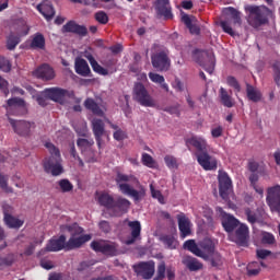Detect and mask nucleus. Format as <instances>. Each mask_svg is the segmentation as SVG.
<instances>
[{
	"label": "nucleus",
	"instance_id": "obj_1",
	"mask_svg": "<svg viewBox=\"0 0 280 280\" xmlns=\"http://www.w3.org/2000/svg\"><path fill=\"white\" fill-rule=\"evenodd\" d=\"M186 143L195 148V156L202 170L206 172H215V170H218V159L209 154V143H207V139L192 136L186 140Z\"/></svg>",
	"mask_w": 280,
	"mask_h": 280
},
{
	"label": "nucleus",
	"instance_id": "obj_2",
	"mask_svg": "<svg viewBox=\"0 0 280 280\" xmlns=\"http://www.w3.org/2000/svg\"><path fill=\"white\" fill-rule=\"evenodd\" d=\"M97 202L101 207H104L109 211L112 218H121L125 213L130 211V200L119 196L115 199L113 195L108 192H102L97 197Z\"/></svg>",
	"mask_w": 280,
	"mask_h": 280
},
{
	"label": "nucleus",
	"instance_id": "obj_3",
	"mask_svg": "<svg viewBox=\"0 0 280 280\" xmlns=\"http://www.w3.org/2000/svg\"><path fill=\"white\" fill-rule=\"evenodd\" d=\"M183 247L185 250L196 255V257L205 259V261H209L211 255L215 252V244L211 238H203L198 244H196L195 240H188L184 243Z\"/></svg>",
	"mask_w": 280,
	"mask_h": 280
},
{
	"label": "nucleus",
	"instance_id": "obj_4",
	"mask_svg": "<svg viewBox=\"0 0 280 280\" xmlns=\"http://www.w3.org/2000/svg\"><path fill=\"white\" fill-rule=\"evenodd\" d=\"M248 12L247 23L254 30H259L264 25L270 23L272 11L266 5H249L246 8Z\"/></svg>",
	"mask_w": 280,
	"mask_h": 280
},
{
	"label": "nucleus",
	"instance_id": "obj_5",
	"mask_svg": "<svg viewBox=\"0 0 280 280\" xmlns=\"http://www.w3.org/2000/svg\"><path fill=\"white\" fill-rule=\"evenodd\" d=\"M152 55H151V65L153 69H156V71H170V50L167 48L154 44L152 46Z\"/></svg>",
	"mask_w": 280,
	"mask_h": 280
},
{
	"label": "nucleus",
	"instance_id": "obj_6",
	"mask_svg": "<svg viewBox=\"0 0 280 280\" xmlns=\"http://www.w3.org/2000/svg\"><path fill=\"white\" fill-rule=\"evenodd\" d=\"M115 180L119 191L122 192L124 196H129L130 198H133L136 202H139V200H141L143 192L132 188V186L128 184L130 183V180H132V175L117 173Z\"/></svg>",
	"mask_w": 280,
	"mask_h": 280
},
{
	"label": "nucleus",
	"instance_id": "obj_7",
	"mask_svg": "<svg viewBox=\"0 0 280 280\" xmlns=\"http://www.w3.org/2000/svg\"><path fill=\"white\" fill-rule=\"evenodd\" d=\"M14 27L18 28V34L14 32H11L7 36V49L9 51H14L18 47V45L21 43V36H27L30 34V26H27V22L23 19H18L14 21Z\"/></svg>",
	"mask_w": 280,
	"mask_h": 280
},
{
	"label": "nucleus",
	"instance_id": "obj_8",
	"mask_svg": "<svg viewBox=\"0 0 280 280\" xmlns=\"http://www.w3.org/2000/svg\"><path fill=\"white\" fill-rule=\"evenodd\" d=\"M192 58L197 65L202 67L207 73H213L215 71V58L207 50L196 49L192 52Z\"/></svg>",
	"mask_w": 280,
	"mask_h": 280
},
{
	"label": "nucleus",
	"instance_id": "obj_9",
	"mask_svg": "<svg viewBox=\"0 0 280 280\" xmlns=\"http://www.w3.org/2000/svg\"><path fill=\"white\" fill-rule=\"evenodd\" d=\"M133 100L145 108H155L156 106V101L148 93L143 83H136L133 88Z\"/></svg>",
	"mask_w": 280,
	"mask_h": 280
},
{
	"label": "nucleus",
	"instance_id": "obj_10",
	"mask_svg": "<svg viewBox=\"0 0 280 280\" xmlns=\"http://www.w3.org/2000/svg\"><path fill=\"white\" fill-rule=\"evenodd\" d=\"M91 248L95 253H102V255H106L107 257H117L119 255V245L110 241H93Z\"/></svg>",
	"mask_w": 280,
	"mask_h": 280
},
{
	"label": "nucleus",
	"instance_id": "obj_11",
	"mask_svg": "<svg viewBox=\"0 0 280 280\" xmlns=\"http://www.w3.org/2000/svg\"><path fill=\"white\" fill-rule=\"evenodd\" d=\"M73 91H68L62 88H47L43 91L44 97H48V100L57 102L58 104H65L67 97H73Z\"/></svg>",
	"mask_w": 280,
	"mask_h": 280
},
{
	"label": "nucleus",
	"instance_id": "obj_12",
	"mask_svg": "<svg viewBox=\"0 0 280 280\" xmlns=\"http://www.w3.org/2000/svg\"><path fill=\"white\" fill-rule=\"evenodd\" d=\"M9 124L19 137H32V130L36 128V122L30 120H16L9 118Z\"/></svg>",
	"mask_w": 280,
	"mask_h": 280
},
{
	"label": "nucleus",
	"instance_id": "obj_13",
	"mask_svg": "<svg viewBox=\"0 0 280 280\" xmlns=\"http://www.w3.org/2000/svg\"><path fill=\"white\" fill-rule=\"evenodd\" d=\"M43 167L46 174H51V176H60V174H65L62 158H46L44 160Z\"/></svg>",
	"mask_w": 280,
	"mask_h": 280
},
{
	"label": "nucleus",
	"instance_id": "obj_14",
	"mask_svg": "<svg viewBox=\"0 0 280 280\" xmlns=\"http://www.w3.org/2000/svg\"><path fill=\"white\" fill-rule=\"evenodd\" d=\"M218 182L219 194L223 200H226V198H229V194H231V188L233 187V182L231 180V177H229V173L220 170Z\"/></svg>",
	"mask_w": 280,
	"mask_h": 280
},
{
	"label": "nucleus",
	"instance_id": "obj_15",
	"mask_svg": "<svg viewBox=\"0 0 280 280\" xmlns=\"http://www.w3.org/2000/svg\"><path fill=\"white\" fill-rule=\"evenodd\" d=\"M133 270L138 277L142 279H152L154 277V261H141L137 265H133Z\"/></svg>",
	"mask_w": 280,
	"mask_h": 280
},
{
	"label": "nucleus",
	"instance_id": "obj_16",
	"mask_svg": "<svg viewBox=\"0 0 280 280\" xmlns=\"http://www.w3.org/2000/svg\"><path fill=\"white\" fill-rule=\"evenodd\" d=\"M154 8L158 19H164L165 21L174 19V14L172 13V4L170 3V0H156L154 3Z\"/></svg>",
	"mask_w": 280,
	"mask_h": 280
},
{
	"label": "nucleus",
	"instance_id": "obj_17",
	"mask_svg": "<svg viewBox=\"0 0 280 280\" xmlns=\"http://www.w3.org/2000/svg\"><path fill=\"white\" fill-rule=\"evenodd\" d=\"M66 246H67V236L60 235L58 238L49 240L45 249H42L38 256L40 257V255H45V253H58L59 250H62V249L66 250Z\"/></svg>",
	"mask_w": 280,
	"mask_h": 280
},
{
	"label": "nucleus",
	"instance_id": "obj_18",
	"mask_svg": "<svg viewBox=\"0 0 280 280\" xmlns=\"http://www.w3.org/2000/svg\"><path fill=\"white\" fill-rule=\"evenodd\" d=\"M266 200L271 211H277V213H280V186L268 188Z\"/></svg>",
	"mask_w": 280,
	"mask_h": 280
},
{
	"label": "nucleus",
	"instance_id": "obj_19",
	"mask_svg": "<svg viewBox=\"0 0 280 280\" xmlns=\"http://www.w3.org/2000/svg\"><path fill=\"white\" fill-rule=\"evenodd\" d=\"M235 240L238 246L244 248L248 247V242H250V230L246 223H241L235 230Z\"/></svg>",
	"mask_w": 280,
	"mask_h": 280
},
{
	"label": "nucleus",
	"instance_id": "obj_20",
	"mask_svg": "<svg viewBox=\"0 0 280 280\" xmlns=\"http://www.w3.org/2000/svg\"><path fill=\"white\" fill-rule=\"evenodd\" d=\"M63 34H75L77 36H81V38H84V36L89 35V28L84 25L78 24L75 21L71 20L67 22L62 26Z\"/></svg>",
	"mask_w": 280,
	"mask_h": 280
},
{
	"label": "nucleus",
	"instance_id": "obj_21",
	"mask_svg": "<svg viewBox=\"0 0 280 280\" xmlns=\"http://www.w3.org/2000/svg\"><path fill=\"white\" fill-rule=\"evenodd\" d=\"M92 132L94 135L97 147L102 148V145L104 143L102 141V137H104V135H106V125L104 124V120H102L100 118H94L92 120Z\"/></svg>",
	"mask_w": 280,
	"mask_h": 280
},
{
	"label": "nucleus",
	"instance_id": "obj_22",
	"mask_svg": "<svg viewBox=\"0 0 280 280\" xmlns=\"http://www.w3.org/2000/svg\"><path fill=\"white\" fill-rule=\"evenodd\" d=\"M91 235L84 234L80 236H71L68 242H66V250H75V248H81L83 244L90 242Z\"/></svg>",
	"mask_w": 280,
	"mask_h": 280
},
{
	"label": "nucleus",
	"instance_id": "obj_23",
	"mask_svg": "<svg viewBox=\"0 0 280 280\" xmlns=\"http://www.w3.org/2000/svg\"><path fill=\"white\" fill-rule=\"evenodd\" d=\"M35 75L39 80L48 82V80H54V78H56V72L49 65L44 63L35 70Z\"/></svg>",
	"mask_w": 280,
	"mask_h": 280
},
{
	"label": "nucleus",
	"instance_id": "obj_24",
	"mask_svg": "<svg viewBox=\"0 0 280 280\" xmlns=\"http://www.w3.org/2000/svg\"><path fill=\"white\" fill-rule=\"evenodd\" d=\"M84 107L96 117H104L106 115L105 109L102 108V106H100V104H97L94 98L88 97L84 101Z\"/></svg>",
	"mask_w": 280,
	"mask_h": 280
},
{
	"label": "nucleus",
	"instance_id": "obj_25",
	"mask_svg": "<svg viewBox=\"0 0 280 280\" xmlns=\"http://www.w3.org/2000/svg\"><path fill=\"white\" fill-rule=\"evenodd\" d=\"M246 95L247 100L249 102H253L254 104H257L264 100V94L261 93V90L257 89L250 83H246Z\"/></svg>",
	"mask_w": 280,
	"mask_h": 280
},
{
	"label": "nucleus",
	"instance_id": "obj_26",
	"mask_svg": "<svg viewBox=\"0 0 280 280\" xmlns=\"http://www.w3.org/2000/svg\"><path fill=\"white\" fill-rule=\"evenodd\" d=\"M178 220V229L180 232V237L185 240L188 235H191V228L189 226L190 221L188 218L185 217V213L177 215Z\"/></svg>",
	"mask_w": 280,
	"mask_h": 280
},
{
	"label": "nucleus",
	"instance_id": "obj_27",
	"mask_svg": "<svg viewBox=\"0 0 280 280\" xmlns=\"http://www.w3.org/2000/svg\"><path fill=\"white\" fill-rule=\"evenodd\" d=\"M128 226L131 230V237L126 241L128 246L135 244L139 237H141V222L139 221H129Z\"/></svg>",
	"mask_w": 280,
	"mask_h": 280
},
{
	"label": "nucleus",
	"instance_id": "obj_28",
	"mask_svg": "<svg viewBox=\"0 0 280 280\" xmlns=\"http://www.w3.org/2000/svg\"><path fill=\"white\" fill-rule=\"evenodd\" d=\"M74 71L78 73V75H82V78H89L91 75V68L89 67V62L82 58L75 59Z\"/></svg>",
	"mask_w": 280,
	"mask_h": 280
},
{
	"label": "nucleus",
	"instance_id": "obj_29",
	"mask_svg": "<svg viewBox=\"0 0 280 280\" xmlns=\"http://www.w3.org/2000/svg\"><path fill=\"white\" fill-rule=\"evenodd\" d=\"M240 220L231 214H225L222 218V226L226 233H233L237 226H240Z\"/></svg>",
	"mask_w": 280,
	"mask_h": 280
},
{
	"label": "nucleus",
	"instance_id": "obj_30",
	"mask_svg": "<svg viewBox=\"0 0 280 280\" xmlns=\"http://www.w3.org/2000/svg\"><path fill=\"white\" fill-rule=\"evenodd\" d=\"M182 264L186 266L190 272H198V270H202V262L191 256H185L182 259Z\"/></svg>",
	"mask_w": 280,
	"mask_h": 280
},
{
	"label": "nucleus",
	"instance_id": "obj_31",
	"mask_svg": "<svg viewBox=\"0 0 280 280\" xmlns=\"http://www.w3.org/2000/svg\"><path fill=\"white\" fill-rule=\"evenodd\" d=\"M219 97L222 106H224L225 108H233V106H235V100L233 98V96H231V94H229V91H226V89L220 88Z\"/></svg>",
	"mask_w": 280,
	"mask_h": 280
},
{
	"label": "nucleus",
	"instance_id": "obj_32",
	"mask_svg": "<svg viewBox=\"0 0 280 280\" xmlns=\"http://www.w3.org/2000/svg\"><path fill=\"white\" fill-rule=\"evenodd\" d=\"M38 12H40L46 21H51L54 16H56V10L54 9V5L49 3H42L37 5Z\"/></svg>",
	"mask_w": 280,
	"mask_h": 280
},
{
	"label": "nucleus",
	"instance_id": "obj_33",
	"mask_svg": "<svg viewBox=\"0 0 280 280\" xmlns=\"http://www.w3.org/2000/svg\"><path fill=\"white\" fill-rule=\"evenodd\" d=\"M4 222L9 229H21V226L25 224L23 220H20L8 212H4Z\"/></svg>",
	"mask_w": 280,
	"mask_h": 280
},
{
	"label": "nucleus",
	"instance_id": "obj_34",
	"mask_svg": "<svg viewBox=\"0 0 280 280\" xmlns=\"http://www.w3.org/2000/svg\"><path fill=\"white\" fill-rule=\"evenodd\" d=\"M226 14L230 16V21H232L233 25L242 26V13L237 11V9L233 7H229L226 9Z\"/></svg>",
	"mask_w": 280,
	"mask_h": 280
},
{
	"label": "nucleus",
	"instance_id": "obj_35",
	"mask_svg": "<svg viewBox=\"0 0 280 280\" xmlns=\"http://www.w3.org/2000/svg\"><path fill=\"white\" fill-rule=\"evenodd\" d=\"M149 79L151 82H154V84H160L161 89H163L166 93H170V85L165 83V77L159 73L150 72Z\"/></svg>",
	"mask_w": 280,
	"mask_h": 280
},
{
	"label": "nucleus",
	"instance_id": "obj_36",
	"mask_svg": "<svg viewBox=\"0 0 280 280\" xmlns=\"http://www.w3.org/2000/svg\"><path fill=\"white\" fill-rule=\"evenodd\" d=\"M182 23L186 25L189 30L190 34H195L196 36H200V26L194 24L191 22V18L188 14H184L182 16Z\"/></svg>",
	"mask_w": 280,
	"mask_h": 280
},
{
	"label": "nucleus",
	"instance_id": "obj_37",
	"mask_svg": "<svg viewBox=\"0 0 280 280\" xmlns=\"http://www.w3.org/2000/svg\"><path fill=\"white\" fill-rule=\"evenodd\" d=\"M107 124H109V127L115 130L113 133V138L115 139V141H124V139H128V133L119 128V126L113 124L110 120H108Z\"/></svg>",
	"mask_w": 280,
	"mask_h": 280
},
{
	"label": "nucleus",
	"instance_id": "obj_38",
	"mask_svg": "<svg viewBox=\"0 0 280 280\" xmlns=\"http://www.w3.org/2000/svg\"><path fill=\"white\" fill-rule=\"evenodd\" d=\"M32 49H45V36L36 33L31 42Z\"/></svg>",
	"mask_w": 280,
	"mask_h": 280
},
{
	"label": "nucleus",
	"instance_id": "obj_39",
	"mask_svg": "<svg viewBox=\"0 0 280 280\" xmlns=\"http://www.w3.org/2000/svg\"><path fill=\"white\" fill-rule=\"evenodd\" d=\"M62 229L70 233L71 237H80L82 233H84V229H82L78 223H72L70 225H63Z\"/></svg>",
	"mask_w": 280,
	"mask_h": 280
},
{
	"label": "nucleus",
	"instance_id": "obj_40",
	"mask_svg": "<svg viewBox=\"0 0 280 280\" xmlns=\"http://www.w3.org/2000/svg\"><path fill=\"white\" fill-rule=\"evenodd\" d=\"M161 242L166 246V248H170V250L176 249V246H178V242L173 235H163L160 237Z\"/></svg>",
	"mask_w": 280,
	"mask_h": 280
},
{
	"label": "nucleus",
	"instance_id": "obj_41",
	"mask_svg": "<svg viewBox=\"0 0 280 280\" xmlns=\"http://www.w3.org/2000/svg\"><path fill=\"white\" fill-rule=\"evenodd\" d=\"M7 110H12V108H25V101L23 98H10L7 101Z\"/></svg>",
	"mask_w": 280,
	"mask_h": 280
},
{
	"label": "nucleus",
	"instance_id": "obj_42",
	"mask_svg": "<svg viewBox=\"0 0 280 280\" xmlns=\"http://www.w3.org/2000/svg\"><path fill=\"white\" fill-rule=\"evenodd\" d=\"M208 261H210L213 268H220V266H222L223 264V258H222V255H220V253L214 252L210 255V258L208 259Z\"/></svg>",
	"mask_w": 280,
	"mask_h": 280
},
{
	"label": "nucleus",
	"instance_id": "obj_43",
	"mask_svg": "<svg viewBox=\"0 0 280 280\" xmlns=\"http://www.w3.org/2000/svg\"><path fill=\"white\" fill-rule=\"evenodd\" d=\"M58 186L62 194H69V191H73V184L67 178L60 179L58 182Z\"/></svg>",
	"mask_w": 280,
	"mask_h": 280
},
{
	"label": "nucleus",
	"instance_id": "obj_44",
	"mask_svg": "<svg viewBox=\"0 0 280 280\" xmlns=\"http://www.w3.org/2000/svg\"><path fill=\"white\" fill-rule=\"evenodd\" d=\"M44 145H45V148L48 149V152L50 154L49 159H61L60 149H58L54 143L45 142Z\"/></svg>",
	"mask_w": 280,
	"mask_h": 280
},
{
	"label": "nucleus",
	"instance_id": "obj_45",
	"mask_svg": "<svg viewBox=\"0 0 280 280\" xmlns=\"http://www.w3.org/2000/svg\"><path fill=\"white\" fill-rule=\"evenodd\" d=\"M245 215L247 218V222L252 225L259 222V214H257V212L253 211L250 208H245Z\"/></svg>",
	"mask_w": 280,
	"mask_h": 280
},
{
	"label": "nucleus",
	"instance_id": "obj_46",
	"mask_svg": "<svg viewBox=\"0 0 280 280\" xmlns=\"http://www.w3.org/2000/svg\"><path fill=\"white\" fill-rule=\"evenodd\" d=\"M95 141H93V139L79 138L77 140V145L82 152L83 150H89V148H91V145H93Z\"/></svg>",
	"mask_w": 280,
	"mask_h": 280
},
{
	"label": "nucleus",
	"instance_id": "obj_47",
	"mask_svg": "<svg viewBox=\"0 0 280 280\" xmlns=\"http://www.w3.org/2000/svg\"><path fill=\"white\" fill-rule=\"evenodd\" d=\"M164 163L168 170H178V160L174 155H165Z\"/></svg>",
	"mask_w": 280,
	"mask_h": 280
},
{
	"label": "nucleus",
	"instance_id": "obj_48",
	"mask_svg": "<svg viewBox=\"0 0 280 280\" xmlns=\"http://www.w3.org/2000/svg\"><path fill=\"white\" fill-rule=\"evenodd\" d=\"M0 71H3V73L12 71V62L5 57H0Z\"/></svg>",
	"mask_w": 280,
	"mask_h": 280
},
{
	"label": "nucleus",
	"instance_id": "obj_49",
	"mask_svg": "<svg viewBox=\"0 0 280 280\" xmlns=\"http://www.w3.org/2000/svg\"><path fill=\"white\" fill-rule=\"evenodd\" d=\"M150 191H151V196L152 198H155L160 205H165V197L163 196V194L161 192V190H156L154 188V185H150Z\"/></svg>",
	"mask_w": 280,
	"mask_h": 280
},
{
	"label": "nucleus",
	"instance_id": "obj_50",
	"mask_svg": "<svg viewBox=\"0 0 280 280\" xmlns=\"http://www.w3.org/2000/svg\"><path fill=\"white\" fill-rule=\"evenodd\" d=\"M91 67L94 71V73H97L98 75H108V69L100 66V63L96 61H94L93 63H91Z\"/></svg>",
	"mask_w": 280,
	"mask_h": 280
},
{
	"label": "nucleus",
	"instance_id": "obj_51",
	"mask_svg": "<svg viewBox=\"0 0 280 280\" xmlns=\"http://www.w3.org/2000/svg\"><path fill=\"white\" fill-rule=\"evenodd\" d=\"M166 270H167V268L165 267V261H161L158 265L156 277L154 278V280H163V279H165Z\"/></svg>",
	"mask_w": 280,
	"mask_h": 280
},
{
	"label": "nucleus",
	"instance_id": "obj_52",
	"mask_svg": "<svg viewBox=\"0 0 280 280\" xmlns=\"http://www.w3.org/2000/svg\"><path fill=\"white\" fill-rule=\"evenodd\" d=\"M94 19L95 21H97V23H100L101 25H106V23H108V14H106V12L104 11H98L94 14Z\"/></svg>",
	"mask_w": 280,
	"mask_h": 280
},
{
	"label": "nucleus",
	"instance_id": "obj_53",
	"mask_svg": "<svg viewBox=\"0 0 280 280\" xmlns=\"http://www.w3.org/2000/svg\"><path fill=\"white\" fill-rule=\"evenodd\" d=\"M70 155L75 161H79L80 167H84V161H82V158H80V155H78V151L75 150V143H73V142L70 143Z\"/></svg>",
	"mask_w": 280,
	"mask_h": 280
},
{
	"label": "nucleus",
	"instance_id": "obj_54",
	"mask_svg": "<svg viewBox=\"0 0 280 280\" xmlns=\"http://www.w3.org/2000/svg\"><path fill=\"white\" fill-rule=\"evenodd\" d=\"M226 83L229 84V86H231L232 89H235V91L237 93H240L242 91V85H240V82L237 81V79L235 77H228L226 79Z\"/></svg>",
	"mask_w": 280,
	"mask_h": 280
},
{
	"label": "nucleus",
	"instance_id": "obj_55",
	"mask_svg": "<svg viewBox=\"0 0 280 280\" xmlns=\"http://www.w3.org/2000/svg\"><path fill=\"white\" fill-rule=\"evenodd\" d=\"M256 268V269H253ZM260 269H259V262H252L247 266V275L248 277H257V275L259 273Z\"/></svg>",
	"mask_w": 280,
	"mask_h": 280
},
{
	"label": "nucleus",
	"instance_id": "obj_56",
	"mask_svg": "<svg viewBox=\"0 0 280 280\" xmlns=\"http://www.w3.org/2000/svg\"><path fill=\"white\" fill-rule=\"evenodd\" d=\"M0 187L3 189V191H7L8 194H12V188L8 187V176L0 173Z\"/></svg>",
	"mask_w": 280,
	"mask_h": 280
},
{
	"label": "nucleus",
	"instance_id": "obj_57",
	"mask_svg": "<svg viewBox=\"0 0 280 280\" xmlns=\"http://www.w3.org/2000/svg\"><path fill=\"white\" fill-rule=\"evenodd\" d=\"M224 135V127L223 126H217L211 129V137L213 139H220Z\"/></svg>",
	"mask_w": 280,
	"mask_h": 280
},
{
	"label": "nucleus",
	"instance_id": "obj_58",
	"mask_svg": "<svg viewBox=\"0 0 280 280\" xmlns=\"http://www.w3.org/2000/svg\"><path fill=\"white\" fill-rule=\"evenodd\" d=\"M142 163L147 167H154V158H152V155H150L148 153H143L142 154Z\"/></svg>",
	"mask_w": 280,
	"mask_h": 280
},
{
	"label": "nucleus",
	"instance_id": "obj_59",
	"mask_svg": "<svg viewBox=\"0 0 280 280\" xmlns=\"http://www.w3.org/2000/svg\"><path fill=\"white\" fill-rule=\"evenodd\" d=\"M221 27L225 34H229L230 36H235V31H233V27H231L229 21H221Z\"/></svg>",
	"mask_w": 280,
	"mask_h": 280
},
{
	"label": "nucleus",
	"instance_id": "obj_60",
	"mask_svg": "<svg viewBox=\"0 0 280 280\" xmlns=\"http://www.w3.org/2000/svg\"><path fill=\"white\" fill-rule=\"evenodd\" d=\"M8 80L3 79V77L0 75V91L4 93L5 97L10 94V90L8 89Z\"/></svg>",
	"mask_w": 280,
	"mask_h": 280
},
{
	"label": "nucleus",
	"instance_id": "obj_61",
	"mask_svg": "<svg viewBox=\"0 0 280 280\" xmlns=\"http://www.w3.org/2000/svg\"><path fill=\"white\" fill-rule=\"evenodd\" d=\"M262 244H275L276 240H275V235H272L271 233L265 232L262 234V240H261Z\"/></svg>",
	"mask_w": 280,
	"mask_h": 280
},
{
	"label": "nucleus",
	"instance_id": "obj_62",
	"mask_svg": "<svg viewBox=\"0 0 280 280\" xmlns=\"http://www.w3.org/2000/svg\"><path fill=\"white\" fill-rule=\"evenodd\" d=\"M40 266L44 268V270H51L54 268V262L49 259L42 258Z\"/></svg>",
	"mask_w": 280,
	"mask_h": 280
},
{
	"label": "nucleus",
	"instance_id": "obj_63",
	"mask_svg": "<svg viewBox=\"0 0 280 280\" xmlns=\"http://www.w3.org/2000/svg\"><path fill=\"white\" fill-rule=\"evenodd\" d=\"M166 277L168 280H176V268L170 266L166 268Z\"/></svg>",
	"mask_w": 280,
	"mask_h": 280
},
{
	"label": "nucleus",
	"instance_id": "obj_64",
	"mask_svg": "<svg viewBox=\"0 0 280 280\" xmlns=\"http://www.w3.org/2000/svg\"><path fill=\"white\" fill-rule=\"evenodd\" d=\"M98 226L103 233H110V223L108 221H101Z\"/></svg>",
	"mask_w": 280,
	"mask_h": 280
}]
</instances>
